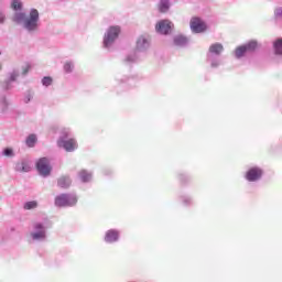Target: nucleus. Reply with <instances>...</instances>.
<instances>
[{"mask_svg":"<svg viewBox=\"0 0 282 282\" xmlns=\"http://www.w3.org/2000/svg\"><path fill=\"white\" fill-rule=\"evenodd\" d=\"M11 10L15 12L13 14V22L18 25H22L25 32L29 34L39 32V28H41V13H39L36 9H30L26 15L25 12H23V2L21 0H12Z\"/></svg>","mask_w":282,"mask_h":282,"instance_id":"nucleus-1","label":"nucleus"},{"mask_svg":"<svg viewBox=\"0 0 282 282\" xmlns=\"http://www.w3.org/2000/svg\"><path fill=\"white\" fill-rule=\"evenodd\" d=\"M53 223L50 218H44L41 221H35L32 224V231L30 232L31 241H37L39 243H43V241H47V230L52 228Z\"/></svg>","mask_w":282,"mask_h":282,"instance_id":"nucleus-2","label":"nucleus"},{"mask_svg":"<svg viewBox=\"0 0 282 282\" xmlns=\"http://www.w3.org/2000/svg\"><path fill=\"white\" fill-rule=\"evenodd\" d=\"M151 47V41L147 35H140L135 42V50L132 53H129L126 58V65H133L140 61V54H144Z\"/></svg>","mask_w":282,"mask_h":282,"instance_id":"nucleus-3","label":"nucleus"},{"mask_svg":"<svg viewBox=\"0 0 282 282\" xmlns=\"http://www.w3.org/2000/svg\"><path fill=\"white\" fill-rule=\"evenodd\" d=\"M77 205L78 195L75 193H62L54 198V206L56 208H74Z\"/></svg>","mask_w":282,"mask_h":282,"instance_id":"nucleus-4","label":"nucleus"},{"mask_svg":"<svg viewBox=\"0 0 282 282\" xmlns=\"http://www.w3.org/2000/svg\"><path fill=\"white\" fill-rule=\"evenodd\" d=\"M120 32H122V29H120V26L118 25H111L107 29L102 40L104 50H107V52H111V48L113 47L116 41H118V37L120 36Z\"/></svg>","mask_w":282,"mask_h":282,"instance_id":"nucleus-5","label":"nucleus"},{"mask_svg":"<svg viewBox=\"0 0 282 282\" xmlns=\"http://www.w3.org/2000/svg\"><path fill=\"white\" fill-rule=\"evenodd\" d=\"M57 147L64 149L66 153H74V151L78 149V143L76 142V139L69 138V132L67 130H63L57 140Z\"/></svg>","mask_w":282,"mask_h":282,"instance_id":"nucleus-6","label":"nucleus"},{"mask_svg":"<svg viewBox=\"0 0 282 282\" xmlns=\"http://www.w3.org/2000/svg\"><path fill=\"white\" fill-rule=\"evenodd\" d=\"M129 87H135V78L129 77L127 75H117L113 83V90L118 96L123 91L129 90Z\"/></svg>","mask_w":282,"mask_h":282,"instance_id":"nucleus-7","label":"nucleus"},{"mask_svg":"<svg viewBox=\"0 0 282 282\" xmlns=\"http://www.w3.org/2000/svg\"><path fill=\"white\" fill-rule=\"evenodd\" d=\"M257 50H259V41L250 40L247 43L236 47L234 55L235 58L239 59L248 56V54H254Z\"/></svg>","mask_w":282,"mask_h":282,"instance_id":"nucleus-8","label":"nucleus"},{"mask_svg":"<svg viewBox=\"0 0 282 282\" xmlns=\"http://www.w3.org/2000/svg\"><path fill=\"white\" fill-rule=\"evenodd\" d=\"M263 175H265L263 167L259 165H249L243 177L246 182H249V184H257V182H261L263 180Z\"/></svg>","mask_w":282,"mask_h":282,"instance_id":"nucleus-9","label":"nucleus"},{"mask_svg":"<svg viewBox=\"0 0 282 282\" xmlns=\"http://www.w3.org/2000/svg\"><path fill=\"white\" fill-rule=\"evenodd\" d=\"M35 169L41 177H50L52 175V163L46 156L36 160Z\"/></svg>","mask_w":282,"mask_h":282,"instance_id":"nucleus-10","label":"nucleus"},{"mask_svg":"<svg viewBox=\"0 0 282 282\" xmlns=\"http://www.w3.org/2000/svg\"><path fill=\"white\" fill-rule=\"evenodd\" d=\"M19 69L14 68L12 72L7 74V77L1 84V87L4 91H12L14 89V83L19 82Z\"/></svg>","mask_w":282,"mask_h":282,"instance_id":"nucleus-11","label":"nucleus"},{"mask_svg":"<svg viewBox=\"0 0 282 282\" xmlns=\"http://www.w3.org/2000/svg\"><path fill=\"white\" fill-rule=\"evenodd\" d=\"M174 26L173 22L169 19L159 20L155 24V32L162 36H169L173 33Z\"/></svg>","mask_w":282,"mask_h":282,"instance_id":"nucleus-12","label":"nucleus"},{"mask_svg":"<svg viewBox=\"0 0 282 282\" xmlns=\"http://www.w3.org/2000/svg\"><path fill=\"white\" fill-rule=\"evenodd\" d=\"M189 28L193 34H204L208 30V24L202 20V18H192L189 21Z\"/></svg>","mask_w":282,"mask_h":282,"instance_id":"nucleus-13","label":"nucleus"},{"mask_svg":"<svg viewBox=\"0 0 282 282\" xmlns=\"http://www.w3.org/2000/svg\"><path fill=\"white\" fill-rule=\"evenodd\" d=\"M120 230L116 228H111L105 231L104 235V242H106L108 246H111L113 243H118L120 241Z\"/></svg>","mask_w":282,"mask_h":282,"instance_id":"nucleus-14","label":"nucleus"},{"mask_svg":"<svg viewBox=\"0 0 282 282\" xmlns=\"http://www.w3.org/2000/svg\"><path fill=\"white\" fill-rule=\"evenodd\" d=\"M77 178L82 184H89L94 180V172L83 169L77 173Z\"/></svg>","mask_w":282,"mask_h":282,"instance_id":"nucleus-15","label":"nucleus"},{"mask_svg":"<svg viewBox=\"0 0 282 282\" xmlns=\"http://www.w3.org/2000/svg\"><path fill=\"white\" fill-rule=\"evenodd\" d=\"M206 62L210 65L212 69H217L221 65V55H215L213 53L206 54Z\"/></svg>","mask_w":282,"mask_h":282,"instance_id":"nucleus-16","label":"nucleus"},{"mask_svg":"<svg viewBox=\"0 0 282 282\" xmlns=\"http://www.w3.org/2000/svg\"><path fill=\"white\" fill-rule=\"evenodd\" d=\"M178 202L184 206V208H191L195 206V199L191 194H181L177 196Z\"/></svg>","mask_w":282,"mask_h":282,"instance_id":"nucleus-17","label":"nucleus"},{"mask_svg":"<svg viewBox=\"0 0 282 282\" xmlns=\"http://www.w3.org/2000/svg\"><path fill=\"white\" fill-rule=\"evenodd\" d=\"M176 180L181 186H188L193 182V176L188 172L180 171L176 173Z\"/></svg>","mask_w":282,"mask_h":282,"instance_id":"nucleus-18","label":"nucleus"},{"mask_svg":"<svg viewBox=\"0 0 282 282\" xmlns=\"http://www.w3.org/2000/svg\"><path fill=\"white\" fill-rule=\"evenodd\" d=\"M189 40L184 34H177L173 36V45L175 47H187Z\"/></svg>","mask_w":282,"mask_h":282,"instance_id":"nucleus-19","label":"nucleus"},{"mask_svg":"<svg viewBox=\"0 0 282 282\" xmlns=\"http://www.w3.org/2000/svg\"><path fill=\"white\" fill-rule=\"evenodd\" d=\"M207 53L215 54L217 56H221V54H224V44L216 42V43L209 45Z\"/></svg>","mask_w":282,"mask_h":282,"instance_id":"nucleus-20","label":"nucleus"},{"mask_svg":"<svg viewBox=\"0 0 282 282\" xmlns=\"http://www.w3.org/2000/svg\"><path fill=\"white\" fill-rule=\"evenodd\" d=\"M57 186L58 188L67 189L72 186V177L69 175H64L57 178Z\"/></svg>","mask_w":282,"mask_h":282,"instance_id":"nucleus-21","label":"nucleus"},{"mask_svg":"<svg viewBox=\"0 0 282 282\" xmlns=\"http://www.w3.org/2000/svg\"><path fill=\"white\" fill-rule=\"evenodd\" d=\"M31 169L26 160H22L15 164V171L18 173H30Z\"/></svg>","mask_w":282,"mask_h":282,"instance_id":"nucleus-22","label":"nucleus"},{"mask_svg":"<svg viewBox=\"0 0 282 282\" xmlns=\"http://www.w3.org/2000/svg\"><path fill=\"white\" fill-rule=\"evenodd\" d=\"M274 56H282V37H278L272 43Z\"/></svg>","mask_w":282,"mask_h":282,"instance_id":"nucleus-23","label":"nucleus"},{"mask_svg":"<svg viewBox=\"0 0 282 282\" xmlns=\"http://www.w3.org/2000/svg\"><path fill=\"white\" fill-rule=\"evenodd\" d=\"M0 111L1 113H7L10 109V100H8V96L0 95Z\"/></svg>","mask_w":282,"mask_h":282,"instance_id":"nucleus-24","label":"nucleus"},{"mask_svg":"<svg viewBox=\"0 0 282 282\" xmlns=\"http://www.w3.org/2000/svg\"><path fill=\"white\" fill-rule=\"evenodd\" d=\"M158 10L161 14H166L171 10V0H160Z\"/></svg>","mask_w":282,"mask_h":282,"instance_id":"nucleus-25","label":"nucleus"},{"mask_svg":"<svg viewBox=\"0 0 282 282\" xmlns=\"http://www.w3.org/2000/svg\"><path fill=\"white\" fill-rule=\"evenodd\" d=\"M36 142H39V137L35 133H31L25 139V145L28 149H34L36 147Z\"/></svg>","mask_w":282,"mask_h":282,"instance_id":"nucleus-26","label":"nucleus"},{"mask_svg":"<svg viewBox=\"0 0 282 282\" xmlns=\"http://www.w3.org/2000/svg\"><path fill=\"white\" fill-rule=\"evenodd\" d=\"M37 207H39V202L36 200H28L23 205L24 210H34V208H37Z\"/></svg>","mask_w":282,"mask_h":282,"instance_id":"nucleus-27","label":"nucleus"},{"mask_svg":"<svg viewBox=\"0 0 282 282\" xmlns=\"http://www.w3.org/2000/svg\"><path fill=\"white\" fill-rule=\"evenodd\" d=\"M1 155H3L4 158H14V149H12L11 147H7L2 150Z\"/></svg>","mask_w":282,"mask_h":282,"instance_id":"nucleus-28","label":"nucleus"},{"mask_svg":"<svg viewBox=\"0 0 282 282\" xmlns=\"http://www.w3.org/2000/svg\"><path fill=\"white\" fill-rule=\"evenodd\" d=\"M282 19V7H276L273 11V21L278 22Z\"/></svg>","mask_w":282,"mask_h":282,"instance_id":"nucleus-29","label":"nucleus"},{"mask_svg":"<svg viewBox=\"0 0 282 282\" xmlns=\"http://www.w3.org/2000/svg\"><path fill=\"white\" fill-rule=\"evenodd\" d=\"M34 98V93H32V90H26L24 93V105H30V102H32V99Z\"/></svg>","mask_w":282,"mask_h":282,"instance_id":"nucleus-30","label":"nucleus"},{"mask_svg":"<svg viewBox=\"0 0 282 282\" xmlns=\"http://www.w3.org/2000/svg\"><path fill=\"white\" fill-rule=\"evenodd\" d=\"M41 83L43 87H51L52 83H54V78H52V76H44Z\"/></svg>","mask_w":282,"mask_h":282,"instance_id":"nucleus-31","label":"nucleus"},{"mask_svg":"<svg viewBox=\"0 0 282 282\" xmlns=\"http://www.w3.org/2000/svg\"><path fill=\"white\" fill-rule=\"evenodd\" d=\"M64 72L65 74H72L74 72V62H66L64 64Z\"/></svg>","mask_w":282,"mask_h":282,"instance_id":"nucleus-32","label":"nucleus"},{"mask_svg":"<svg viewBox=\"0 0 282 282\" xmlns=\"http://www.w3.org/2000/svg\"><path fill=\"white\" fill-rule=\"evenodd\" d=\"M102 175H105L106 177H111V175H113V170L106 167L102 170Z\"/></svg>","mask_w":282,"mask_h":282,"instance_id":"nucleus-33","label":"nucleus"},{"mask_svg":"<svg viewBox=\"0 0 282 282\" xmlns=\"http://www.w3.org/2000/svg\"><path fill=\"white\" fill-rule=\"evenodd\" d=\"M30 69H32V65L26 64V66L22 67V76L30 74Z\"/></svg>","mask_w":282,"mask_h":282,"instance_id":"nucleus-34","label":"nucleus"},{"mask_svg":"<svg viewBox=\"0 0 282 282\" xmlns=\"http://www.w3.org/2000/svg\"><path fill=\"white\" fill-rule=\"evenodd\" d=\"M6 23V13L0 11V25Z\"/></svg>","mask_w":282,"mask_h":282,"instance_id":"nucleus-35","label":"nucleus"},{"mask_svg":"<svg viewBox=\"0 0 282 282\" xmlns=\"http://www.w3.org/2000/svg\"><path fill=\"white\" fill-rule=\"evenodd\" d=\"M0 56H1V51H0Z\"/></svg>","mask_w":282,"mask_h":282,"instance_id":"nucleus-36","label":"nucleus"}]
</instances>
